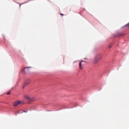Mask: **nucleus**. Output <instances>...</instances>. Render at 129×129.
Segmentation results:
<instances>
[{
	"label": "nucleus",
	"mask_w": 129,
	"mask_h": 129,
	"mask_svg": "<svg viewBox=\"0 0 129 129\" xmlns=\"http://www.w3.org/2000/svg\"><path fill=\"white\" fill-rule=\"evenodd\" d=\"M60 16H64V14H63L62 13H60Z\"/></svg>",
	"instance_id": "9d476101"
},
{
	"label": "nucleus",
	"mask_w": 129,
	"mask_h": 129,
	"mask_svg": "<svg viewBox=\"0 0 129 129\" xmlns=\"http://www.w3.org/2000/svg\"><path fill=\"white\" fill-rule=\"evenodd\" d=\"M125 34H123L122 33L120 34L119 36H124Z\"/></svg>",
	"instance_id": "6e6552de"
},
{
	"label": "nucleus",
	"mask_w": 129,
	"mask_h": 129,
	"mask_svg": "<svg viewBox=\"0 0 129 129\" xmlns=\"http://www.w3.org/2000/svg\"><path fill=\"white\" fill-rule=\"evenodd\" d=\"M21 104V101H17L14 103V106L15 107H16V106H18V105H20Z\"/></svg>",
	"instance_id": "f03ea898"
},
{
	"label": "nucleus",
	"mask_w": 129,
	"mask_h": 129,
	"mask_svg": "<svg viewBox=\"0 0 129 129\" xmlns=\"http://www.w3.org/2000/svg\"><path fill=\"white\" fill-rule=\"evenodd\" d=\"M24 98L25 99H27L29 101H33L34 100L33 98H31L29 95H24Z\"/></svg>",
	"instance_id": "f257e3e1"
},
{
	"label": "nucleus",
	"mask_w": 129,
	"mask_h": 129,
	"mask_svg": "<svg viewBox=\"0 0 129 129\" xmlns=\"http://www.w3.org/2000/svg\"><path fill=\"white\" fill-rule=\"evenodd\" d=\"M84 59H87V58H84Z\"/></svg>",
	"instance_id": "ddd939ff"
},
{
	"label": "nucleus",
	"mask_w": 129,
	"mask_h": 129,
	"mask_svg": "<svg viewBox=\"0 0 129 129\" xmlns=\"http://www.w3.org/2000/svg\"><path fill=\"white\" fill-rule=\"evenodd\" d=\"M109 48H111V46L110 45V46H109Z\"/></svg>",
	"instance_id": "9b49d317"
},
{
	"label": "nucleus",
	"mask_w": 129,
	"mask_h": 129,
	"mask_svg": "<svg viewBox=\"0 0 129 129\" xmlns=\"http://www.w3.org/2000/svg\"><path fill=\"white\" fill-rule=\"evenodd\" d=\"M98 62V59H95V64H96V63H97Z\"/></svg>",
	"instance_id": "423d86ee"
},
{
	"label": "nucleus",
	"mask_w": 129,
	"mask_h": 129,
	"mask_svg": "<svg viewBox=\"0 0 129 129\" xmlns=\"http://www.w3.org/2000/svg\"><path fill=\"white\" fill-rule=\"evenodd\" d=\"M29 68H31V67H26L23 70V71H24L25 73H28V72L30 71Z\"/></svg>",
	"instance_id": "20e7f679"
},
{
	"label": "nucleus",
	"mask_w": 129,
	"mask_h": 129,
	"mask_svg": "<svg viewBox=\"0 0 129 129\" xmlns=\"http://www.w3.org/2000/svg\"><path fill=\"white\" fill-rule=\"evenodd\" d=\"M20 111H21V110L18 111H17V113H21V112H20Z\"/></svg>",
	"instance_id": "1a4fd4ad"
},
{
	"label": "nucleus",
	"mask_w": 129,
	"mask_h": 129,
	"mask_svg": "<svg viewBox=\"0 0 129 129\" xmlns=\"http://www.w3.org/2000/svg\"><path fill=\"white\" fill-rule=\"evenodd\" d=\"M83 62H85V61H82L81 62L79 63V67H80V69H83V65H84V64H83Z\"/></svg>",
	"instance_id": "7ed1b4c3"
},
{
	"label": "nucleus",
	"mask_w": 129,
	"mask_h": 129,
	"mask_svg": "<svg viewBox=\"0 0 129 129\" xmlns=\"http://www.w3.org/2000/svg\"><path fill=\"white\" fill-rule=\"evenodd\" d=\"M7 94V95H11V92H8Z\"/></svg>",
	"instance_id": "0eeeda50"
},
{
	"label": "nucleus",
	"mask_w": 129,
	"mask_h": 129,
	"mask_svg": "<svg viewBox=\"0 0 129 129\" xmlns=\"http://www.w3.org/2000/svg\"><path fill=\"white\" fill-rule=\"evenodd\" d=\"M23 112H26V113H27V111H24Z\"/></svg>",
	"instance_id": "f8f14e48"
},
{
	"label": "nucleus",
	"mask_w": 129,
	"mask_h": 129,
	"mask_svg": "<svg viewBox=\"0 0 129 129\" xmlns=\"http://www.w3.org/2000/svg\"><path fill=\"white\" fill-rule=\"evenodd\" d=\"M29 84H30V82L29 81H26L25 82L24 84H23V88H24L25 87L27 86V85H29Z\"/></svg>",
	"instance_id": "39448f33"
}]
</instances>
